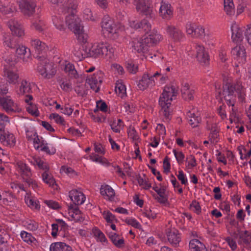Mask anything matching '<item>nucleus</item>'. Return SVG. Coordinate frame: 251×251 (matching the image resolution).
Returning <instances> with one entry per match:
<instances>
[{
  "instance_id": "nucleus-37",
  "label": "nucleus",
  "mask_w": 251,
  "mask_h": 251,
  "mask_svg": "<svg viewBox=\"0 0 251 251\" xmlns=\"http://www.w3.org/2000/svg\"><path fill=\"white\" fill-rule=\"evenodd\" d=\"M109 239L117 247L121 248L124 244V240L122 238H120L118 235L114 232H109L108 234Z\"/></svg>"
},
{
  "instance_id": "nucleus-24",
  "label": "nucleus",
  "mask_w": 251,
  "mask_h": 251,
  "mask_svg": "<svg viewBox=\"0 0 251 251\" xmlns=\"http://www.w3.org/2000/svg\"><path fill=\"white\" fill-rule=\"evenodd\" d=\"M235 237L238 238L237 242L239 245H248L251 242V234H249L247 230L239 232L238 238V234L235 233Z\"/></svg>"
},
{
  "instance_id": "nucleus-22",
  "label": "nucleus",
  "mask_w": 251,
  "mask_h": 251,
  "mask_svg": "<svg viewBox=\"0 0 251 251\" xmlns=\"http://www.w3.org/2000/svg\"><path fill=\"white\" fill-rule=\"evenodd\" d=\"M167 235L168 241L174 246H176L180 241V237L177 230L168 229Z\"/></svg>"
},
{
  "instance_id": "nucleus-18",
  "label": "nucleus",
  "mask_w": 251,
  "mask_h": 251,
  "mask_svg": "<svg viewBox=\"0 0 251 251\" xmlns=\"http://www.w3.org/2000/svg\"><path fill=\"white\" fill-rule=\"evenodd\" d=\"M0 141L4 145L13 147L15 144L16 140L13 134L0 129Z\"/></svg>"
},
{
  "instance_id": "nucleus-27",
  "label": "nucleus",
  "mask_w": 251,
  "mask_h": 251,
  "mask_svg": "<svg viewBox=\"0 0 251 251\" xmlns=\"http://www.w3.org/2000/svg\"><path fill=\"white\" fill-rule=\"evenodd\" d=\"M18 57L23 58L24 61H27V58L30 55V50L28 49V52L27 51V49L23 45L18 44V47L14 50Z\"/></svg>"
},
{
  "instance_id": "nucleus-47",
  "label": "nucleus",
  "mask_w": 251,
  "mask_h": 251,
  "mask_svg": "<svg viewBox=\"0 0 251 251\" xmlns=\"http://www.w3.org/2000/svg\"><path fill=\"white\" fill-rule=\"evenodd\" d=\"M204 29L201 25H196V27L194 29V32L193 37L201 38L204 36Z\"/></svg>"
},
{
  "instance_id": "nucleus-45",
  "label": "nucleus",
  "mask_w": 251,
  "mask_h": 251,
  "mask_svg": "<svg viewBox=\"0 0 251 251\" xmlns=\"http://www.w3.org/2000/svg\"><path fill=\"white\" fill-rule=\"evenodd\" d=\"M92 233L94 236L97 238L100 241L102 242H105L106 240L105 235L98 228L94 227L92 230Z\"/></svg>"
},
{
  "instance_id": "nucleus-8",
  "label": "nucleus",
  "mask_w": 251,
  "mask_h": 251,
  "mask_svg": "<svg viewBox=\"0 0 251 251\" xmlns=\"http://www.w3.org/2000/svg\"><path fill=\"white\" fill-rule=\"evenodd\" d=\"M17 169L23 182L25 185L29 187L30 185L33 188L37 187L36 182L32 178V174L30 168L25 163L20 161L17 163Z\"/></svg>"
},
{
  "instance_id": "nucleus-59",
  "label": "nucleus",
  "mask_w": 251,
  "mask_h": 251,
  "mask_svg": "<svg viewBox=\"0 0 251 251\" xmlns=\"http://www.w3.org/2000/svg\"><path fill=\"white\" fill-rule=\"evenodd\" d=\"M97 107L104 112L107 111L108 108L106 103L102 100H99L97 102Z\"/></svg>"
},
{
  "instance_id": "nucleus-14",
  "label": "nucleus",
  "mask_w": 251,
  "mask_h": 251,
  "mask_svg": "<svg viewBox=\"0 0 251 251\" xmlns=\"http://www.w3.org/2000/svg\"><path fill=\"white\" fill-rule=\"evenodd\" d=\"M7 25L10 29L12 33L18 37H22L24 35V30L22 24L15 19L10 20Z\"/></svg>"
},
{
  "instance_id": "nucleus-57",
  "label": "nucleus",
  "mask_w": 251,
  "mask_h": 251,
  "mask_svg": "<svg viewBox=\"0 0 251 251\" xmlns=\"http://www.w3.org/2000/svg\"><path fill=\"white\" fill-rule=\"evenodd\" d=\"M190 207L197 214H199L201 212V207L199 203L196 201H193L190 204Z\"/></svg>"
},
{
  "instance_id": "nucleus-42",
  "label": "nucleus",
  "mask_w": 251,
  "mask_h": 251,
  "mask_svg": "<svg viewBox=\"0 0 251 251\" xmlns=\"http://www.w3.org/2000/svg\"><path fill=\"white\" fill-rule=\"evenodd\" d=\"M115 89L116 94L121 98L126 94V86L122 83H116Z\"/></svg>"
},
{
  "instance_id": "nucleus-4",
  "label": "nucleus",
  "mask_w": 251,
  "mask_h": 251,
  "mask_svg": "<svg viewBox=\"0 0 251 251\" xmlns=\"http://www.w3.org/2000/svg\"><path fill=\"white\" fill-rule=\"evenodd\" d=\"M178 90L174 86H166L159 100V104L161 107V112L166 119H170L171 110L170 106L173 97L177 94Z\"/></svg>"
},
{
  "instance_id": "nucleus-41",
  "label": "nucleus",
  "mask_w": 251,
  "mask_h": 251,
  "mask_svg": "<svg viewBox=\"0 0 251 251\" xmlns=\"http://www.w3.org/2000/svg\"><path fill=\"white\" fill-rule=\"evenodd\" d=\"M224 9L226 13L228 15H232L234 13V4L232 0H224Z\"/></svg>"
},
{
  "instance_id": "nucleus-5",
  "label": "nucleus",
  "mask_w": 251,
  "mask_h": 251,
  "mask_svg": "<svg viewBox=\"0 0 251 251\" xmlns=\"http://www.w3.org/2000/svg\"><path fill=\"white\" fill-rule=\"evenodd\" d=\"M115 50V48L108 44H100L93 46L88 50H86V57L97 58L104 56H109V57H111L113 55Z\"/></svg>"
},
{
  "instance_id": "nucleus-23",
  "label": "nucleus",
  "mask_w": 251,
  "mask_h": 251,
  "mask_svg": "<svg viewBox=\"0 0 251 251\" xmlns=\"http://www.w3.org/2000/svg\"><path fill=\"white\" fill-rule=\"evenodd\" d=\"M181 92L182 97L184 100H191L193 99V94L195 93V90L190 88L187 83L185 82L182 84Z\"/></svg>"
},
{
  "instance_id": "nucleus-58",
  "label": "nucleus",
  "mask_w": 251,
  "mask_h": 251,
  "mask_svg": "<svg viewBox=\"0 0 251 251\" xmlns=\"http://www.w3.org/2000/svg\"><path fill=\"white\" fill-rule=\"evenodd\" d=\"M245 36L248 43L251 46V25H247L245 32Z\"/></svg>"
},
{
  "instance_id": "nucleus-55",
  "label": "nucleus",
  "mask_w": 251,
  "mask_h": 251,
  "mask_svg": "<svg viewBox=\"0 0 251 251\" xmlns=\"http://www.w3.org/2000/svg\"><path fill=\"white\" fill-rule=\"evenodd\" d=\"M125 222L128 225H131L136 228H140L141 227L140 223L134 219L126 218Z\"/></svg>"
},
{
  "instance_id": "nucleus-32",
  "label": "nucleus",
  "mask_w": 251,
  "mask_h": 251,
  "mask_svg": "<svg viewBox=\"0 0 251 251\" xmlns=\"http://www.w3.org/2000/svg\"><path fill=\"white\" fill-rule=\"evenodd\" d=\"M189 249L191 251H203L205 246L199 240L194 239L189 242Z\"/></svg>"
},
{
  "instance_id": "nucleus-54",
  "label": "nucleus",
  "mask_w": 251,
  "mask_h": 251,
  "mask_svg": "<svg viewBox=\"0 0 251 251\" xmlns=\"http://www.w3.org/2000/svg\"><path fill=\"white\" fill-rule=\"evenodd\" d=\"M173 152L175 157L179 164H181L183 162L185 158L184 154L181 151H176V150H173Z\"/></svg>"
},
{
  "instance_id": "nucleus-33",
  "label": "nucleus",
  "mask_w": 251,
  "mask_h": 251,
  "mask_svg": "<svg viewBox=\"0 0 251 251\" xmlns=\"http://www.w3.org/2000/svg\"><path fill=\"white\" fill-rule=\"evenodd\" d=\"M31 91L30 83L26 80H23L20 83L19 89L17 90V93L19 95H23L30 93Z\"/></svg>"
},
{
  "instance_id": "nucleus-28",
  "label": "nucleus",
  "mask_w": 251,
  "mask_h": 251,
  "mask_svg": "<svg viewBox=\"0 0 251 251\" xmlns=\"http://www.w3.org/2000/svg\"><path fill=\"white\" fill-rule=\"evenodd\" d=\"M4 44L6 47L15 50L18 46V40L12 35H7L4 37Z\"/></svg>"
},
{
  "instance_id": "nucleus-13",
  "label": "nucleus",
  "mask_w": 251,
  "mask_h": 251,
  "mask_svg": "<svg viewBox=\"0 0 251 251\" xmlns=\"http://www.w3.org/2000/svg\"><path fill=\"white\" fill-rule=\"evenodd\" d=\"M0 106L8 113L19 112L21 109L9 98L0 97Z\"/></svg>"
},
{
  "instance_id": "nucleus-3",
  "label": "nucleus",
  "mask_w": 251,
  "mask_h": 251,
  "mask_svg": "<svg viewBox=\"0 0 251 251\" xmlns=\"http://www.w3.org/2000/svg\"><path fill=\"white\" fill-rule=\"evenodd\" d=\"M161 38V35L157 32L155 33L150 34L148 36L145 35L142 39L135 40L132 42V48L137 52L143 53L147 60L152 61L153 56L151 54H148L149 48L157 44Z\"/></svg>"
},
{
  "instance_id": "nucleus-35",
  "label": "nucleus",
  "mask_w": 251,
  "mask_h": 251,
  "mask_svg": "<svg viewBox=\"0 0 251 251\" xmlns=\"http://www.w3.org/2000/svg\"><path fill=\"white\" fill-rule=\"evenodd\" d=\"M71 248L63 242L52 244L50 247V251H70Z\"/></svg>"
},
{
  "instance_id": "nucleus-9",
  "label": "nucleus",
  "mask_w": 251,
  "mask_h": 251,
  "mask_svg": "<svg viewBox=\"0 0 251 251\" xmlns=\"http://www.w3.org/2000/svg\"><path fill=\"white\" fill-rule=\"evenodd\" d=\"M137 10L146 16L149 19L153 18L154 14L150 7V0H134Z\"/></svg>"
},
{
  "instance_id": "nucleus-46",
  "label": "nucleus",
  "mask_w": 251,
  "mask_h": 251,
  "mask_svg": "<svg viewBox=\"0 0 251 251\" xmlns=\"http://www.w3.org/2000/svg\"><path fill=\"white\" fill-rule=\"evenodd\" d=\"M21 236L25 242L28 244H31L35 240V239L31 235V234L25 231H22L21 232Z\"/></svg>"
},
{
  "instance_id": "nucleus-62",
  "label": "nucleus",
  "mask_w": 251,
  "mask_h": 251,
  "mask_svg": "<svg viewBox=\"0 0 251 251\" xmlns=\"http://www.w3.org/2000/svg\"><path fill=\"white\" fill-rule=\"evenodd\" d=\"M61 110H62L61 113L68 115H71L73 111V109L69 106V104H66L64 107H62Z\"/></svg>"
},
{
  "instance_id": "nucleus-11",
  "label": "nucleus",
  "mask_w": 251,
  "mask_h": 251,
  "mask_svg": "<svg viewBox=\"0 0 251 251\" xmlns=\"http://www.w3.org/2000/svg\"><path fill=\"white\" fill-rule=\"evenodd\" d=\"M160 3L161 5L159 8V14L163 19L169 20L173 16V9L170 3L163 1V0H156L155 6Z\"/></svg>"
},
{
  "instance_id": "nucleus-30",
  "label": "nucleus",
  "mask_w": 251,
  "mask_h": 251,
  "mask_svg": "<svg viewBox=\"0 0 251 251\" xmlns=\"http://www.w3.org/2000/svg\"><path fill=\"white\" fill-rule=\"evenodd\" d=\"M231 53L243 62L246 59V51L244 46H237L231 50Z\"/></svg>"
},
{
  "instance_id": "nucleus-39",
  "label": "nucleus",
  "mask_w": 251,
  "mask_h": 251,
  "mask_svg": "<svg viewBox=\"0 0 251 251\" xmlns=\"http://www.w3.org/2000/svg\"><path fill=\"white\" fill-rule=\"evenodd\" d=\"M42 177L43 181L47 184L49 185V186L54 188V186H56L55 179L51 175L49 174L48 172H44L42 175Z\"/></svg>"
},
{
  "instance_id": "nucleus-19",
  "label": "nucleus",
  "mask_w": 251,
  "mask_h": 251,
  "mask_svg": "<svg viewBox=\"0 0 251 251\" xmlns=\"http://www.w3.org/2000/svg\"><path fill=\"white\" fill-rule=\"evenodd\" d=\"M196 50L198 61L203 64H207L209 62V55L205 50L204 47L202 45L197 44L196 46Z\"/></svg>"
},
{
  "instance_id": "nucleus-16",
  "label": "nucleus",
  "mask_w": 251,
  "mask_h": 251,
  "mask_svg": "<svg viewBox=\"0 0 251 251\" xmlns=\"http://www.w3.org/2000/svg\"><path fill=\"white\" fill-rule=\"evenodd\" d=\"M166 31L170 37L174 41H179L183 37L182 31L178 28L173 25H167Z\"/></svg>"
},
{
  "instance_id": "nucleus-48",
  "label": "nucleus",
  "mask_w": 251,
  "mask_h": 251,
  "mask_svg": "<svg viewBox=\"0 0 251 251\" xmlns=\"http://www.w3.org/2000/svg\"><path fill=\"white\" fill-rule=\"evenodd\" d=\"M126 68L127 71L132 74H135L138 70V66L132 61H128L126 64Z\"/></svg>"
},
{
  "instance_id": "nucleus-10",
  "label": "nucleus",
  "mask_w": 251,
  "mask_h": 251,
  "mask_svg": "<svg viewBox=\"0 0 251 251\" xmlns=\"http://www.w3.org/2000/svg\"><path fill=\"white\" fill-rule=\"evenodd\" d=\"M19 5L22 13L25 15L30 16L35 12L36 3L34 0H21Z\"/></svg>"
},
{
  "instance_id": "nucleus-31",
  "label": "nucleus",
  "mask_w": 251,
  "mask_h": 251,
  "mask_svg": "<svg viewBox=\"0 0 251 251\" xmlns=\"http://www.w3.org/2000/svg\"><path fill=\"white\" fill-rule=\"evenodd\" d=\"M31 45L38 54L43 53L47 50V47L45 44L39 40H32Z\"/></svg>"
},
{
  "instance_id": "nucleus-38",
  "label": "nucleus",
  "mask_w": 251,
  "mask_h": 251,
  "mask_svg": "<svg viewBox=\"0 0 251 251\" xmlns=\"http://www.w3.org/2000/svg\"><path fill=\"white\" fill-rule=\"evenodd\" d=\"M52 21L55 27L61 31H65L66 30V26L64 24L63 18L60 16H54L53 17Z\"/></svg>"
},
{
  "instance_id": "nucleus-51",
  "label": "nucleus",
  "mask_w": 251,
  "mask_h": 251,
  "mask_svg": "<svg viewBox=\"0 0 251 251\" xmlns=\"http://www.w3.org/2000/svg\"><path fill=\"white\" fill-rule=\"evenodd\" d=\"M25 201L27 205L31 208L36 209L40 208V205L38 204V202H37L34 200L30 198H27L25 199Z\"/></svg>"
},
{
  "instance_id": "nucleus-26",
  "label": "nucleus",
  "mask_w": 251,
  "mask_h": 251,
  "mask_svg": "<svg viewBox=\"0 0 251 251\" xmlns=\"http://www.w3.org/2000/svg\"><path fill=\"white\" fill-rule=\"evenodd\" d=\"M100 192L101 195L104 197L105 199L109 201H112L115 196L114 190L108 185H101L100 189Z\"/></svg>"
},
{
  "instance_id": "nucleus-61",
  "label": "nucleus",
  "mask_w": 251,
  "mask_h": 251,
  "mask_svg": "<svg viewBox=\"0 0 251 251\" xmlns=\"http://www.w3.org/2000/svg\"><path fill=\"white\" fill-rule=\"evenodd\" d=\"M171 168V165L169 161V158L166 156L163 160V169L164 173L168 174Z\"/></svg>"
},
{
  "instance_id": "nucleus-43",
  "label": "nucleus",
  "mask_w": 251,
  "mask_h": 251,
  "mask_svg": "<svg viewBox=\"0 0 251 251\" xmlns=\"http://www.w3.org/2000/svg\"><path fill=\"white\" fill-rule=\"evenodd\" d=\"M138 27H139V28L142 29L147 33L151 31V25L149 21L146 19L139 22Z\"/></svg>"
},
{
  "instance_id": "nucleus-40",
  "label": "nucleus",
  "mask_w": 251,
  "mask_h": 251,
  "mask_svg": "<svg viewBox=\"0 0 251 251\" xmlns=\"http://www.w3.org/2000/svg\"><path fill=\"white\" fill-rule=\"evenodd\" d=\"M31 162L34 165H37L40 169L44 170L45 172H48L49 170V166L48 164L46 162L42 161L41 159L39 158H33V160Z\"/></svg>"
},
{
  "instance_id": "nucleus-52",
  "label": "nucleus",
  "mask_w": 251,
  "mask_h": 251,
  "mask_svg": "<svg viewBox=\"0 0 251 251\" xmlns=\"http://www.w3.org/2000/svg\"><path fill=\"white\" fill-rule=\"evenodd\" d=\"M26 110L31 115L38 116L39 115V112L36 107V106L34 105H32L31 103H29V105L26 107Z\"/></svg>"
},
{
  "instance_id": "nucleus-49",
  "label": "nucleus",
  "mask_w": 251,
  "mask_h": 251,
  "mask_svg": "<svg viewBox=\"0 0 251 251\" xmlns=\"http://www.w3.org/2000/svg\"><path fill=\"white\" fill-rule=\"evenodd\" d=\"M44 25V22L41 20H38L32 23L31 27L38 31L41 32L43 30Z\"/></svg>"
},
{
  "instance_id": "nucleus-60",
  "label": "nucleus",
  "mask_w": 251,
  "mask_h": 251,
  "mask_svg": "<svg viewBox=\"0 0 251 251\" xmlns=\"http://www.w3.org/2000/svg\"><path fill=\"white\" fill-rule=\"evenodd\" d=\"M218 131L216 129L212 130L209 135V140L211 143H217L218 142Z\"/></svg>"
},
{
  "instance_id": "nucleus-44",
  "label": "nucleus",
  "mask_w": 251,
  "mask_h": 251,
  "mask_svg": "<svg viewBox=\"0 0 251 251\" xmlns=\"http://www.w3.org/2000/svg\"><path fill=\"white\" fill-rule=\"evenodd\" d=\"M138 27H139V28L142 29L147 33L151 31V25L149 21L146 19L139 22Z\"/></svg>"
},
{
  "instance_id": "nucleus-36",
  "label": "nucleus",
  "mask_w": 251,
  "mask_h": 251,
  "mask_svg": "<svg viewBox=\"0 0 251 251\" xmlns=\"http://www.w3.org/2000/svg\"><path fill=\"white\" fill-rule=\"evenodd\" d=\"M69 209H72L73 214L72 215V217L75 222L83 221L84 218L82 217L81 212L77 206H74L73 204H70L69 206Z\"/></svg>"
},
{
  "instance_id": "nucleus-20",
  "label": "nucleus",
  "mask_w": 251,
  "mask_h": 251,
  "mask_svg": "<svg viewBox=\"0 0 251 251\" xmlns=\"http://www.w3.org/2000/svg\"><path fill=\"white\" fill-rule=\"evenodd\" d=\"M69 197L73 203L76 205L82 204L85 201V197L81 192L76 190H72L69 192Z\"/></svg>"
},
{
  "instance_id": "nucleus-1",
  "label": "nucleus",
  "mask_w": 251,
  "mask_h": 251,
  "mask_svg": "<svg viewBox=\"0 0 251 251\" xmlns=\"http://www.w3.org/2000/svg\"><path fill=\"white\" fill-rule=\"evenodd\" d=\"M77 4L75 0H67L61 5L60 10L65 16L66 25L77 37L78 41L86 43L88 35L85 33L81 21L75 14Z\"/></svg>"
},
{
  "instance_id": "nucleus-56",
  "label": "nucleus",
  "mask_w": 251,
  "mask_h": 251,
  "mask_svg": "<svg viewBox=\"0 0 251 251\" xmlns=\"http://www.w3.org/2000/svg\"><path fill=\"white\" fill-rule=\"evenodd\" d=\"M196 27V24L194 23H188L186 25V32L188 34L193 37L194 29Z\"/></svg>"
},
{
  "instance_id": "nucleus-12",
  "label": "nucleus",
  "mask_w": 251,
  "mask_h": 251,
  "mask_svg": "<svg viewBox=\"0 0 251 251\" xmlns=\"http://www.w3.org/2000/svg\"><path fill=\"white\" fill-rule=\"evenodd\" d=\"M103 74L101 71L97 72L93 75L88 77L86 83H88L92 89L98 92L100 89L99 85L102 82Z\"/></svg>"
},
{
  "instance_id": "nucleus-63",
  "label": "nucleus",
  "mask_w": 251,
  "mask_h": 251,
  "mask_svg": "<svg viewBox=\"0 0 251 251\" xmlns=\"http://www.w3.org/2000/svg\"><path fill=\"white\" fill-rule=\"evenodd\" d=\"M177 176L182 184L186 185L187 184V179L185 177V176L182 170H179L178 171V174Z\"/></svg>"
},
{
  "instance_id": "nucleus-21",
  "label": "nucleus",
  "mask_w": 251,
  "mask_h": 251,
  "mask_svg": "<svg viewBox=\"0 0 251 251\" xmlns=\"http://www.w3.org/2000/svg\"><path fill=\"white\" fill-rule=\"evenodd\" d=\"M16 11L13 3L8 2L5 0H0V12L4 15L11 14Z\"/></svg>"
},
{
  "instance_id": "nucleus-7",
  "label": "nucleus",
  "mask_w": 251,
  "mask_h": 251,
  "mask_svg": "<svg viewBox=\"0 0 251 251\" xmlns=\"http://www.w3.org/2000/svg\"><path fill=\"white\" fill-rule=\"evenodd\" d=\"M101 27L103 34H107L112 39L115 40L119 36L118 26L108 16H105L102 18Z\"/></svg>"
},
{
  "instance_id": "nucleus-2",
  "label": "nucleus",
  "mask_w": 251,
  "mask_h": 251,
  "mask_svg": "<svg viewBox=\"0 0 251 251\" xmlns=\"http://www.w3.org/2000/svg\"><path fill=\"white\" fill-rule=\"evenodd\" d=\"M236 93L241 100L245 99V90L241 83L237 81L234 82H227L223 84L222 95L227 105L231 106V111L230 113L229 120L230 123L238 122L239 121L238 110L235 107L236 102Z\"/></svg>"
},
{
  "instance_id": "nucleus-25",
  "label": "nucleus",
  "mask_w": 251,
  "mask_h": 251,
  "mask_svg": "<svg viewBox=\"0 0 251 251\" xmlns=\"http://www.w3.org/2000/svg\"><path fill=\"white\" fill-rule=\"evenodd\" d=\"M4 76L6 81L10 84H16L18 82L19 77V75L14 72L13 70L3 69Z\"/></svg>"
},
{
  "instance_id": "nucleus-64",
  "label": "nucleus",
  "mask_w": 251,
  "mask_h": 251,
  "mask_svg": "<svg viewBox=\"0 0 251 251\" xmlns=\"http://www.w3.org/2000/svg\"><path fill=\"white\" fill-rule=\"evenodd\" d=\"M128 136L134 141H137L139 138L138 134L134 127L130 129L128 132Z\"/></svg>"
},
{
  "instance_id": "nucleus-29",
  "label": "nucleus",
  "mask_w": 251,
  "mask_h": 251,
  "mask_svg": "<svg viewBox=\"0 0 251 251\" xmlns=\"http://www.w3.org/2000/svg\"><path fill=\"white\" fill-rule=\"evenodd\" d=\"M187 118L189 124L193 127H197L201 121V118L198 114H195L194 111L192 112L190 110L187 112Z\"/></svg>"
},
{
  "instance_id": "nucleus-34",
  "label": "nucleus",
  "mask_w": 251,
  "mask_h": 251,
  "mask_svg": "<svg viewBox=\"0 0 251 251\" xmlns=\"http://www.w3.org/2000/svg\"><path fill=\"white\" fill-rule=\"evenodd\" d=\"M18 62V58L15 55H9L4 60V68L7 70H13Z\"/></svg>"
},
{
  "instance_id": "nucleus-17",
  "label": "nucleus",
  "mask_w": 251,
  "mask_h": 251,
  "mask_svg": "<svg viewBox=\"0 0 251 251\" xmlns=\"http://www.w3.org/2000/svg\"><path fill=\"white\" fill-rule=\"evenodd\" d=\"M155 81L151 76L148 74H145L142 79L139 80L138 87L141 90H144L149 87H152L155 85Z\"/></svg>"
},
{
  "instance_id": "nucleus-53",
  "label": "nucleus",
  "mask_w": 251,
  "mask_h": 251,
  "mask_svg": "<svg viewBox=\"0 0 251 251\" xmlns=\"http://www.w3.org/2000/svg\"><path fill=\"white\" fill-rule=\"evenodd\" d=\"M50 118L55 120L57 124L63 125L64 122V119L57 113H51L50 116Z\"/></svg>"
},
{
  "instance_id": "nucleus-15",
  "label": "nucleus",
  "mask_w": 251,
  "mask_h": 251,
  "mask_svg": "<svg viewBox=\"0 0 251 251\" xmlns=\"http://www.w3.org/2000/svg\"><path fill=\"white\" fill-rule=\"evenodd\" d=\"M232 39L237 44L243 41L246 29L244 28L240 27L237 25L234 24L231 26Z\"/></svg>"
},
{
  "instance_id": "nucleus-50",
  "label": "nucleus",
  "mask_w": 251,
  "mask_h": 251,
  "mask_svg": "<svg viewBox=\"0 0 251 251\" xmlns=\"http://www.w3.org/2000/svg\"><path fill=\"white\" fill-rule=\"evenodd\" d=\"M103 215L107 223H112L113 221H117L115 216L109 211H104Z\"/></svg>"
},
{
  "instance_id": "nucleus-6",
  "label": "nucleus",
  "mask_w": 251,
  "mask_h": 251,
  "mask_svg": "<svg viewBox=\"0 0 251 251\" xmlns=\"http://www.w3.org/2000/svg\"><path fill=\"white\" fill-rule=\"evenodd\" d=\"M36 58L39 61L37 70L40 74L47 79L52 77L56 73L53 64L43 55H37Z\"/></svg>"
}]
</instances>
